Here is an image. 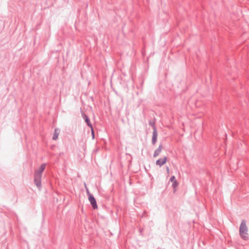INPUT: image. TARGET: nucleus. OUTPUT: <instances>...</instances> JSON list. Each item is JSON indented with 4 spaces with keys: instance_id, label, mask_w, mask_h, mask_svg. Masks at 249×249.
Instances as JSON below:
<instances>
[{
    "instance_id": "nucleus-1",
    "label": "nucleus",
    "mask_w": 249,
    "mask_h": 249,
    "mask_svg": "<svg viewBox=\"0 0 249 249\" xmlns=\"http://www.w3.org/2000/svg\"><path fill=\"white\" fill-rule=\"evenodd\" d=\"M46 164L42 163L39 168L36 170L34 173V182L36 187L40 190L41 187V178L42 172L46 168Z\"/></svg>"
},
{
    "instance_id": "nucleus-2",
    "label": "nucleus",
    "mask_w": 249,
    "mask_h": 249,
    "mask_svg": "<svg viewBox=\"0 0 249 249\" xmlns=\"http://www.w3.org/2000/svg\"><path fill=\"white\" fill-rule=\"evenodd\" d=\"M248 228L246 225V221L245 220H243L239 228V233L243 239H246L248 238L247 235L248 234Z\"/></svg>"
},
{
    "instance_id": "nucleus-3",
    "label": "nucleus",
    "mask_w": 249,
    "mask_h": 249,
    "mask_svg": "<svg viewBox=\"0 0 249 249\" xmlns=\"http://www.w3.org/2000/svg\"><path fill=\"white\" fill-rule=\"evenodd\" d=\"M80 110H81V113L82 116L83 118L84 119V120H85V122L87 124L90 128H91V129L92 130V138L94 139V133H93V131L92 125V124L90 123L89 119L88 117V116L85 114V113L84 112V111H83V110L81 108L80 109Z\"/></svg>"
},
{
    "instance_id": "nucleus-4",
    "label": "nucleus",
    "mask_w": 249,
    "mask_h": 249,
    "mask_svg": "<svg viewBox=\"0 0 249 249\" xmlns=\"http://www.w3.org/2000/svg\"><path fill=\"white\" fill-rule=\"evenodd\" d=\"M88 193L89 194V200L90 201V203L92 207V208L94 209H97V205L96 203V200L93 196L90 194L89 193V191L88 192Z\"/></svg>"
},
{
    "instance_id": "nucleus-5",
    "label": "nucleus",
    "mask_w": 249,
    "mask_h": 249,
    "mask_svg": "<svg viewBox=\"0 0 249 249\" xmlns=\"http://www.w3.org/2000/svg\"><path fill=\"white\" fill-rule=\"evenodd\" d=\"M166 161H167V158L166 157H164L162 159H160L156 161V163L157 165H159L160 167H161V166H162L164 164H165L166 163Z\"/></svg>"
},
{
    "instance_id": "nucleus-6",
    "label": "nucleus",
    "mask_w": 249,
    "mask_h": 249,
    "mask_svg": "<svg viewBox=\"0 0 249 249\" xmlns=\"http://www.w3.org/2000/svg\"><path fill=\"white\" fill-rule=\"evenodd\" d=\"M161 148H162V144H160L159 145V147L155 151V152L154 153V155H153L154 157H156L160 155V152L161 151Z\"/></svg>"
},
{
    "instance_id": "nucleus-7",
    "label": "nucleus",
    "mask_w": 249,
    "mask_h": 249,
    "mask_svg": "<svg viewBox=\"0 0 249 249\" xmlns=\"http://www.w3.org/2000/svg\"><path fill=\"white\" fill-rule=\"evenodd\" d=\"M59 131L57 129H55L53 136V140H55L58 138V136L59 135Z\"/></svg>"
},
{
    "instance_id": "nucleus-8",
    "label": "nucleus",
    "mask_w": 249,
    "mask_h": 249,
    "mask_svg": "<svg viewBox=\"0 0 249 249\" xmlns=\"http://www.w3.org/2000/svg\"><path fill=\"white\" fill-rule=\"evenodd\" d=\"M157 134L156 129L155 128L154 131L153 133V137H152V140H157Z\"/></svg>"
},
{
    "instance_id": "nucleus-9",
    "label": "nucleus",
    "mask_w": 249,
    "mask_h": 249,
    "mask_svg": "<svg viewBox=\"0 0 249 249\" xmlns=\"http://www.w3.org/2000/svg\"><path fill=\"white\" fill-rule=\"evenodd\" d=\"M178 185V183L177 182V181H174V182H173V184H172V187L173 188H176Z\"/></svg>"
},
{
    "instance_id": "nucleus-10",
    "label": "nucleus",
    "mask_w": 249,
    "mask_h": 249,
    "mask_svg": "<svg viewBox=\"0 0 249 249\" xmlns=\"http://www.w3.org/2000/svg\"><path fill=\"white\" fill-rule=\"evenodd\" d=\"M170 181L172 182H174V181H177V180L176 179L175 177L174 176H172L170 178Z\"/></svg>"
},
{
    "instance_id": "nucleus-11",
    "label": "nucleus",
    "mask_w": 249,
    "mask_h": 249,
    "mask_svg": "<svg viewBox=\"0 0 249 249\" xmlns=\"http://www.w3.org/2000/svg\"><path fill=\"white\" fill-rule=\"evenodd\" d=\"M166 169H167V172H169V167H167Z\"/></svg>"
},
{
    "instance_id": "nucleus-12",
    "label": "nucleus",
    "mask_w": 249,
    "mask_h": 249,
    "mask_svg": "<svg viewBox=\"0 0 249 249\" xmlns=\"http://www.w3.org/2000/svg\"><path fill=\"white\" fill-rule=\"evenodd\" d=\"M157 141H152L153 144H154Z\"/></svg>"
}]
</instances>
